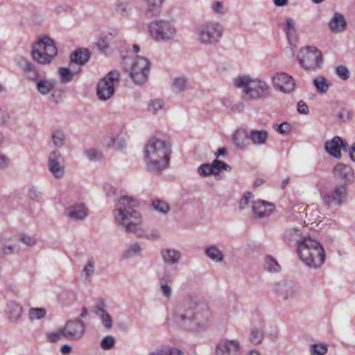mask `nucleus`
<instances>
[{
    "label": "nucleus",
    "mask_w": 355,
    "mask_h": 355,
    "mask_svg": "<svg viewBox=\"0 0 355 355\" xmlns=\"http://www.w3.org/2000/svg\"><path fill=\"white\" fill-rule=\"evenodd\" d=\"M173 275L169 270H165L159 279V285L162 295L166 299L171 297L173 294L172 282Z\"/></svg>",
    "instance_id": "b1692460"
},
{
    "label": "nucleus",
    "mask_w": 355,
    "mask_h": 355,
    "mask_svg": "<svg viewBox=\"0 0 355 355\" xmlns=\"http://www.w3.org/2000/svg\"><path fill=\"white\" fill-rule=\"evenodd\" d=\"M247 137L255 146H262L266 144L268 138V132L266 130H251Z\"/></svg>",
    "instance_id": "cd10ccee"
},
{
    "label": "nucleus",
    "mask_w": 355,
    "mask_h": 355,
    "mask_svg": "<svg viewBox=\"0 0 355 355\" xmlns=\"http://www.w3.org/2000/svg\"><path fill=\"white\" fill-rule=\"evenodd\" d=\"M300 259L310 268L320 267L325 259V252L322 245L312 238H306L297 247Z\"/></svg>",
    "instance_id": "20e7f679"
},
{
    "label": "nucleus",
    "mask_w": 355,
    "mask_h": 355,
    "mask_svg": "<svg viewBox=\"0 0 355 355\" xmlns=\"http://www.w3.org/2000/svg\"><path fill=\"white\" fill-rule=\"evenodd\" d=\"M297 59L305 70L315 71L321 68L322 64V53L314 46H307L302 49L297 55Z\"/></svg>",
    "instance_id": "9d476101"
},
{
    "label": "nucleus",
    "mask_w": 355,
    "mask_h": 355,
    "mask_svg": "<svg viewBox=\"0 0 355 355\" xmlns=\"http://www.w3.org/2000/svg\"><path fill=\"white\" fill-rule=\"evenodd\" d=\"M67 216L76 220H84L87 216V211L83 205H73L68 208Z\"/></svg>",
    "instance_id": "7c9ffc66"
},
{
    "label": "nucleus",
    "mask_w": 355,
    "mask_h": 355,
    "mask_svg": "<svg viewBox=\"0 0 355 355\" xmlns=\"http://www.w3.org/2000/svg\"><path fill=\"white\" fill-rule=\"evenodd\" d=\"M175 320L180 328L191 332L200 331L206 324L198 311V304L191 298L183 300L175 313Z\"/></svg>",
    "instance_id": "7ed1b4c3"
},
{
    "label": "nucleus",
    "mask_w": 355,
    "mask_h": 355,
    "mask_svg": "<svg viewBox=\"0 0 355 355\" xmlns=\"http://www.w3.org/2000/svg\"><path fill=\"white\" fill-rule=\"evenodd\" d=\"M212 164H202L198 168V173L202 177L214 175Z\"/></svg>",
    "instance_id": "3c124183"
},
{
    "label": "nucleus",
    "mask_w": 355,
    "mask_h": 355,
    "mask_svg": "<svg viewBox=\"0 0 355 355\" xmlns=\"http://www.w3.org/2000/svg\"><path fill=\"white\" fill-rule=\"evenodd\" d=\"M234 86L243 89V98L245 101H258L265 98L270 92L268 83L250 76H239L234 80Z\"/></svg>",
    "instance_id": "39448f33"
},
{
    "label": "nucleus",
    "mask_w": 355,
    "mask_h": 355,
    "mask_svg": "<svg viewBox=\"0 0 355 355\" xmlns=\"http://www.w3.org/2000/svg\"><path fill=\"white\" fill-rule=\"evenodd\" d=\"M35 83L37 90L42 95L50 94L56 86V81L53 79L40 78Z\"/></svg>",
    "instance_id": "c85d7f7f"
},
{
    "label": "nucleus",
    "mask_w": 355,
    "mask_h": 355,
    "mask_svg": "<svg viewBox=\"0 0 355 355\" xmlns=\"http://www.w3.org/2000/svg\"><path fill=\"white\" fill-rule=\"evenodd\" d=\"M285 31L288 39L295 35L296 33L295 22L292 18H286Z\"/></svg>",
    "instance_id": "864d4df0"
},
{
    "label": "nucleus",
    "mask_w": 355,
    "mask_h": 355,
    "mask_svg": "<svg viewBox=\"0 0 355 355\" xmlns=\"http://www.w3.org/2000/svg\"><path fill=\"white\" fill-rule=\"evenodd\" d=\"M18 65L29 80L36 82L40 79L38 71L36 69L34 64L28 60L21 58L18 61Z\"/></svg>",
    "instance_id": "412c9836"
},
{
    "label": "nucleus",
    "mask_w": 355,
    "mask_h": 355,
    "mask_svg": "<svg viewBox=\"0 0 355 355\" xmlns=\"http://www.w3.org/2000/svg\"><path fill=\"white\" fill-rule=\"evenodd\" d=\"M85 332V326L81 319L69 320L62 328L64 338L73 341L80 340Z\"/></svg>",
    "instance_id": "ddd939ff"
},
{
    "label": "nucleus",
    "mask_w": 355,
    "mask_h": 355,
    "mask_svg": "<svg viewBox=\"0 0 355 355\" xmlns=\"http://www.w3.org/2000/svg\"><path fill=\"white\" fill-rule=\"evenodd\" d=\"M139 202L131 196H123L116 204L113 212L114 218L117 225L128 234H135L140 236L142 225V217L135 209Z\"/></svg>",
    "instance_id": "f257e3e1"
},
{
    "label": "nucleus",
    "mask_w": 355,
    "mask_h": 355,
    "mask_svg": "<svg viewBox=\"0 0 355 355\" xmlns=\"http://www.w3.org/2000/svg\"><path fill=\"white\" fill-rule=\"evenodd\" d=\"M116 35V31L101 33L96 42V46L101 52L106 53L114 43Z\"/></svg>",
    "instance_id": "a878e982"
},
{
    "label": "nucleus",
    "mask_w": 355,
    "mask_h": 355,
    "mask_svg": "<svg viewBox=\"0 0 355 355\" xmlns=\"http://www.w3.org/2000/svg\"><path fill=\"white\" fill-rule=\"evenodd\" d=\"M147 6L144 15L148 18L154 17L161 8L164 0H144Z\"/></svg>",
    "instance_id": "2f4dec72"
},
{
    "label": "nucleus",
    "mask_w": 355,
    "mask_h": 355,
    "mask_svg": "<svg viewBox=\"0 0 355 355\" xmlns=\"http://www.w3.org/2000/svg\"><path fill=\"white\" fill-rule=\"evenodd\" d=\"M10 119V115L6 110L0 107V127L7 125Z\"/></svg>",
    "instance_id": "bf43d9fd"
},
{
    "label": "nucleus",
    "mask_w": 355,
    "mask_h": 355,
    "mask_svg": "<svg viewBox=\"0 0 355 355\" xmlns=\"http://www.w3.org/2000/svg\"><path fill=\"white\" fill-rule=\"evenodd\" d=\"M150 37L157 42H167L173 40L176 28L171 20L159 19L152 21L148 25Z\"/></svg>",
    "instance_id": "1a4fd4ad"
},
{
    "label": "nucleus",
    "mask_w": 355,
    "mask_h": 355,
    "mask_svg": "<svg viewBox=\"0 0 355 355\" xmlns=\"http://www.w3.org/2000/svg\"><path fill=\"white\" fill-rule=\"evenodd\" d=\"M115 339L112 336L104 337L101 342V347L104 350L112 349L115 344Z\"/></svg>",
    "instance_id": "5fc2aeb1"
},
{
    "label": "nucleus",
    "mask_w": 355,
    "mask_h": 355,
    "mask_svg": "<svg viewBox=\"0 0 355 355\" xmlns=\"http://www.w3.org/2000/svg\"><path fill=\"white\" fill-rule=\"evenodd\" d=\"M62 338H64V334H62V328L59 329V331L57 332H53L48 335V339L51 343L60 340Z\"/></svg>",
    "instance_id": "e2e57ef3"
},
{
    "label": "nucleus",
    "mask_w": 355,
    "mask_h": 355,
    "mask_svg": "<svg viewBox=\"0 0 355 355\" xmlns=\"http://www.w3.org/2000/svg\"><path fill=\"white\" fill-rule=\"evenodd\" d=\"M265 268L271 272H277L280 270V266L275 259L271 257H267L265 260Z\"/></svg>",
    "instance_id": "49530a36"
},
{
    "label": "nucleus",
    "mask_w": 355,
    "mask_h": 355,
    "mask_svg": "<svg viewBox=\"0 0 355 355\" xmlns=\"http://www.w3.org/2000/svg\"><path fill=\"white\" fill-rule=\"evenodd\" d=\"M336 74L342 80H346L349 78V71L348 69L343 66L339 65L336 69Z\"/></svg>",
    "instance_id": "4d7b16f0"
},
{
    "label": "nucleus",
    "mask_w": 355,
    "mask_h": 355,
    "mask_svg": "<svg viewBox=\"0 0 355 355\" xmlns=\"http://www.w3.org/2000/svg\"><path fill=\"white\" fill-rule=\"evenodd\" d=\"M187 80L184 77H178L174 80L173 86V88L179 92H183L187 86Z\"/></svg>",
    "instance_id": "6e6d98bb"
},
{
    "label": "nucleus",
    "mask_w": 355,
    "mask_h": 355,
    "mask_svg": "<svg viewBox=\"0 0 355 355\" xmlns=\"http://www.w3.org/2000/svg\"><path fill=\"white\" fill-rule=\"evenodd\" d=\"M48 169L57 179L64 176L65 173L64 158L58 151L53 150L50 153L48 158Z\"/></svg>",
    "instance_id": "2eb2a0df"
},
{
    "label": "nucleus",
    "mask_w": 355,
    "mask_h": 355,
    "mask_svg": "<svg viewBox=\"0 0 355 355\" xmlns=\"http://www.w3.org/2000/svg\"><path fill=\"white\" fill-rule=\"evenodd\" d=\"M141 248L138 243H135L130 245L124 252L123 253V257L125 259H129L133 257L136 254L140 253Z\"/></svg>",
    "instance_id": "09e8293b"
},
{
    "label": "nucleus",
    "mask_w": 355,
    "mask_h": 355,
    "mask_svg": "<svg viewBox=\"0 0 355 355\" xmlns=\"http://www.w3.org/2000/svg\"><path fill=\"white\" fill-rule=\"evenodd\" d=\"M211 164L212 168L215 171L214 175H218L221 169L228 172L231 171L232 170V167L229 164L218 159L214 160Z\"/></svg>",
    "instance_id": "a18cd8bd"
},
{
    "label": "nucleus",
    "mask_w": 355,
    "mask_h": 355,
    "mask_svg": "<svg viewBox=\"0 0 355 355\" xmlns=\"http://www.w3.org/2000/svg\"><path fill=\"white\" fill-rule=\"evenodd\" d=\"M95 271V260L93 257H90L87 259L85 266L81 271V276L83 277L86 280H89L90 277L94 273Z\"/></svg>",
    "instance_id": "58836bf2"
},
{
    "label": "nucleus",
    "mask_w": 355,
    "mask_h": 355,
    "mask_svg": "<svg viewBox=\"0 0 355 355\" xmlns=\"http://www.w3.org/2000/svg\"><path fill=\"white\" fill-rule=\"evenodd\" d=\"M348 144L340 137H334L331 141L325 143L324 148L327 152L336 158L341 157L340 150L347 151Z\"/></svg>",
    "instance_id": "6ab92c4d"
},
{
    "label": "nucleus",
    "mask_w": 355,
    "mask_h": 355,
    "mask_svg": "<svg viewBox=\"0 0 355 355\" xmlns=\"http://www.w3.org/2000/svg\"><path fill=\"white\" fill-rule=\"evenodd\" d=\"M264 338V332L261 328L254 327L249 335V341L254 345L261 344Z\"/></svg>",
    "instance_id": "4c0bfd02"
},
{
    "label": "nucleus",
    "mask_w": 355,
    "mask_h": 355,
    "mask_svg": "<svg viewBox=\"0 0 355 355\" xmlns=\"http://www.w3.org/2000/svg\"><path fill=\"white\" fill-rule=\"evenodd\" d=\"M309 236H304L300 230L295 227H288L284 233V239L290 245L301 244L304 239L309 238Z\"/></svg>",
    "instance_id": "5701e85b"
},
{
    "label": "nucleus",
    "mask_w": 355,
    "mask_h": 355,
    "mask_svg": "<svg viewBox=\"0 0 355 355\" xmlns=\"http://www.w3.org/2000/svg\"><path fill=\"white\" fill-rule=\"evenodd\" d=\"M19 252V248L16 243L9 241L3 242L0 247V252L4 255H10Z\"/></svg>",
    "instance_id": "ea45409f"
},
{
    "label": "nucleus",
    "mask_w": 355,
    "mask_h": 355,
    "mask_svg": "<svg viewBox=\"0 0 355 355\" xmlns=\"http://www.w3.org/2000/svg\"><path fill=\"white\" fill-rule=\"evenodd\" d=\"M328 350V345L324 343H315L311 345V355H325Z\"/></svg>",
    "instance_id": "37998d69"
},
{
    "label": "nucleus",
    "mask_w": 355,
    "mask_h": 355,
    "mask_svg": "<svg viewBox=\"0 0 355 355\" xmlns=\"http://www.w3.org/2000/svg\"><path fill=\"white\" fill-rule=\"evenodd\" d=\"M272 82L275 88L282 92L290 94L295 89V83L294 79L286 73H277L272 77Z\"/></svg>",
    "instance_id": "dca6fc26"
},
{
    "label": "nucleus",
    "mask_w": 355,
    "mask_h": 355,
    "mask_svg": "<svg viewBox=\"0 0 355 355\" xmlns=\"http://www.w3.org/2000/svg\"><path fill=\"white\" fill-rule=\"evenodd\" d=\"M130 10V7L126 3H119L116 6V11L117 13L121 16H126L128 15Z\"/></svg>",
    "instance_id": "680f3d73"
},
{
    "label": "nucleus",
    "mask_w": 355,
    "mask_h": 355,
    "mask_svg": "<svg viewBox=\"0 0 355 355\" xmlns=\"http://www.w3.org/2000/svg\"><path fill=\"white\" fill-rule=\"evenodd\" d=\"M164 103L161 99L151 100L148 105V111L156 114L159 110L164 109Z\"/></svg>",
    "instance_id": "c03bdc74"
},
{
    "label": "nucleus",
    "mask_w": 355,
    "mask_h": 355,
    "mask_svg": "<svg viewBox=\"0 0 355 355\" xmlns=\"http://www.w3.org/2000/svg\"><path fill=\"white\" fill-rule=\"evenodd\" d=\"M85 155L90 161H94L101 157V153L96 148H89L85 151Z\"/></svg>",
    "instance_id": "13d9d810"
},
{
    "label": "nucleus",
    "mask_w": 355,
    "mask_h": 355,
    "mask_svg": "<svg viewBox=\"0 0 355 355\" xmlns=\"http://www.w3.org/2000/svg\"><path fill=\"white\" fill-rule=\"evenodd\" d=\"M313 84L316 91L320 94L327 93L331 87L330 82L323 76H316L313 80Z\"/></svg>",
    "instance_id": "72a5a7b5"
},
{
    "label": "nucleus",
    "mask_w": 355,
    "mask_h": 355,
    "mask_svg": "<svg viewBox=\"0 0 355 355\" xmlns=\"http://www.w3.org/2000/svg\"><path fill=\"white\" fill-rule=\"evenodd\" d=\"M10 164V159L8 156L0 153V169L6 168Z\"/></svg>",
    "instance_id": "338daca9"
},
{
    "label": "nucleus",
    "mask_w": 355,
    "mask_h": 355,
    "mask_svg": "<svg viewBox=\"0 0 355 355\" xmlns=\"http://www.w3.org/2000/svg\"><path fill=\"white\" fill-rule=\"evenodd\" d=\"M19 240L21 242L29 247L33 246L36 243V239L35 237L26 234L21 235Z\"/></svg>",
    "instance_id": "052dcab7"
},
{
    "label": "nucleus",
    "mask_w": 355,
    "mask_h": 355,
    "mask_svg": "<svg viewBox=\"0 0 355 355\" xmlns=\"http://www.w3.org/2000/svg\"><path fill=\"white\" fill-rule=\"evenodd\" d=\"M171 146L164 141L153 137L146 143L144 148V160L147 169L155 174H160L168 168Z\"/></svg>",
    "instance_id": "f03ea898"
},
{
    "label": "nucleus",
    "mask_w": 355,
    "mask_h": 355,
    "mask_svg": "<svg viewBox=\"0 0 355 355\" xmlns=\"http://www.w3.org/2000/svg\"><path fill=\"white\" fill-rule=\"evenodd\" d=\"M275 126H277L275 130L282 135L287 133L291 129L289 123L286 122H284L280 125L276 124Z\"/></svg>",
    "instance_id": "69168bd1"
},
{
    "label": "nucleus",
    "mask_w": 355,
    "mask_h": 355,
    "mask_svg": "<svg viewBox=\"0 0 355 355\" xmlns=\"http://www.w3.org/2000/svg\"><path fill=\"white\" fill-rule=\"evenodd\" d=\"M297 110L299 113L302 114H308L309 113V109L306 103L303 101H300L297 105Z\"/></svg>",
    "instance_id": "0e129e2a"
},
{
    "label": "nucleus",
    "mask_w": 355,
    "mask_h": 355,
    "mask_svg": "<svg viewBox=\"0 0 355 355\" xmlns=\"http://www.w3.org/2000/svg\"><path fill=\"white\" fill-rule=\"evenodd\" d=\"M329 28L333 32H341L345 29L346 21L343 15L336 13L329 21Z\"/></svg>",
    "instance_id": "473e14b6"
},
{
    "label": "nucleus",
    "mask_w": 355,
    "mask_h": 355,
    "mask_svg": "<svg viewBox=\"0 0 355 355\" xmlns=\"http://www.w3.org/2000/svg\"><path fill=\"white\" fill-rule=\"evenodd\" d=\"M334 175L336 178L343 180L346 185L348 182H352L354 179L353 169L343 163H338L334 166Z\"/></svg>",
    "instance_id": "4be33fe9"
},
{
    "label": "nucleus",
    "mask_w": 355,
    "mask_h": 355,
    "mask_svg": "<svg viewBox=\"0 0 355 355\" xmlns=\"http://www.w3.org/2000/svg\"><path fill=\"white\" fill-rule=\"evenodd\" d=\"M125 145V140L119 136L109 138L107 143V147L110 148L116 146L119 150L123 149Z\"/></svg>",
    "instance_id": "de8ad7c7"
},
{
    "label": "nucleus",
    "mask_w": 355,
    "mask_h": 355,
    "mask_svg": "<svg viewBox=\"0 0 355 355\" xmlns=\"http://www.w3.org/2000/svg\"><path fill=\"white\" fill-rule=\"evenodd\" d=\"M151 206L155 211L164 215L167 214L171 209L170 206L166 202L159 199L153 200L151 202Z\"/></svg>",
    "instance_id": "e433bc0d"
},
{
    "label": "nucleus",
    "mask_w": 355,
    "mask_h": 355,
    "mask_svg": "<svg viewBox=\"0 0 355 355\" xmlns=\"http://www.w3.org/2000/svg\"><path fill=\"white\" fill-rule=\"evenodd\" d=\"M89 51L86 49H78L73 52L70 56V66L79 67L80 70L81 67L85 64L89 60Z\"/></svg>",
    "instance_id": "393cba45"
},
{
    "label": "nucleus",
    "mask_w": 355,
    "mask_h": 355,
    "mask_svg": "<svg viewBox=\"0 0 355 355\" xmlns=\"http://www.w3.org/2000/svg\"><path fill=\"white\" fill-rule=\"evenodd\" d=\"M46 315L44 308H31L28 311V317L31 320H41Z\"/></svg>",
    "instance_id": "79ce46f5"
},
{
    "label": "nucleus",
    "mask_w": 355,
    "mask_h": 355,
    "mask_svg": "<svg viewBox=\"0 0 355 355\" xmlns=\"http://www.w3.org/2000/svg\"><path fill=\"white\" fill-rule=\"evenodd\" d=\"M252 209L254 216L257 218H261L269 216L274 208V205L268 202L257 200L252 201Z\"/></svg>",
    "instance_id": "aec40b11"
},
{
    "label": "nucleus",
    "mask_w": 355,
    "mask_h": 355,
    "mask_svg": "<svg viewBox=\"0 0 355 355\" xmlns=\"http://www.w3.org/2000/svg\"><path fill=\"white\" fill-rule=\"evenodd\" d=\"M95 315L100 320L102 327L107 331H110L113 328V318L108 313L107 306L105 302L100 299L95 304Z\"/></svg>",
    "instance_id": "f3484780"
},
{
    "label": "nucleus",
    "mask_w": 355,
    "mask_h": 355,
    "mask_svg": "<svg viewBox=\"0 0 355 355\" xmlns=\"http://www.w3.org/2000/svg\"><path fill=\"white\" fill-rule=\"evenodd\" d=\"M241 344L237 339H220L216 345L215 355H240Z\"/></svg>",
    "instance_id": "4468645a"
},
{
    "label": "nucleus",
    "mask_w": 355,
    "mask_h": 355,
    "mask_svg": "<svg viewBox=\"0 0 355 355\" xmlns=\"http://www.w3.org/2000/svg\"><path fill=\"white\" fill-rule=\"evenodd\" d=\"M58 54L53 40L48 36L40 37L32 47L33 59L40 64H49Z\"/></svg>",
    "instance_id": "6e6552de"
},
{
    "label": "nucleus",
    "mask_w": 355,
    "mask_h": 355,
    "mask_svg": "<svg viewBox=\"0 0 355 355\" xmlns=\"http://www.w3.org/2000/svg\"><path fill=\"white\" fill-rule=\"evenodd\" d=\"M79 72V67H71L69 65V68L61 67L59 69L61 81L64 83L71 82L73 80V76Z\"/></svg>",
    "instance_id": "c9c22d12"
},
{
    "label": "nucleus",
    "mask_w": 355,
    "mask_h": 355,
    "mask_svg": "<svg viewBox=\"0 0 355 355\" xmlns=\"http://www.w3.org/2000/svg\"><path fill=\"white\" fill-rule=\"evenodd\" d=\"M347 194V187L345 184H342L336 186L331 191L324 193L321 199L323 205L327 207H340Z\"/></svg>",
    "instance_id": "f8f14e48"
},
{
    "label": "nucleus",
    "mask_w": 355,
    "mask_h": 355,
    "mask_svg": "<svg viewBox=\"0 0 355 355\" xmlns=\"http://www.w3.org/2000/svg\"><path fill=\"white\" fill-rule=\"evenodd\" d=\"M212 10L216 14L221 15L223 13V5L220 1H216L212 4Z\"/></svg>",
    "instance_id": "774afa93"
},
{
    "label": "nucleus",
    "mask_w": 355,
    "mask_h": 355,
    "mask_svg": "<svg viewBox=\"0 0 355 355\" xmlns=\"http://www.w3.org/2000/svg\"><path fill=\"white\" fill-rule=\"evenodd\" d=\"M205 254L216 263H220L224 260L223 252L215 245H211L206 248Z\"/></svg>",
    "instance_id": "f704fd0d"
},
{
    "label": "nucleus",
    "mask_w": 355,
    "mask_h": 355,
    "mask_svg": "<svg viewBox=\"0 0 355 355\" xmlns=\"http://www.w3.org/2000/svg\"><path fill=\"white\" fill-rule=\"evenodd\" d=\"M28 196L31 200H39L42 198L43 192L39 187L33 186L28 190Z\"/></svg>",
    "instance_id": "8fccbe9b"
},
{
    "label": "nucleus",
    "mask_w": 355,
    "mask_h": 355,
    "mask_svg": "<svg viewBox=\"0 0 355 355\" xmlns=\"http://www.w3.org/2000/svg\"><path fill=\"white\" fill-rule=\"evenodd\" d=\"M51 138L53 144L58 148L62 147L66 140L64 132L60 130L53 131Z\"/></svg>",
    "instance_id": "a19ab883"
},
{
    "label": "nucleus",
    "mask_w": 355,
    "mask_h": 355,
    "mask_svg": "<svg viewBox=\"0 0 355 355\" xmlns=\"http://www.w3.org/2000/svg\"><path fill=\"white\" fill-rule=\"evenodd\" d=\"M22 306L15 302H10L7 306V315L9 321L13 324L17 323L21 318Z\"/></svg>",
    "instance_id": "bb28decb"
},
{
    "label": "nucleus",
    "mask_w": 355,
    "mask_h": 355,
    "mask_svg": "<svg viewBox=\"0 0 355 355\" xmlns=\"http://www.w3.org/2000/svg\"><path fill=\"white\" fill-rule=\"evenodd\" d=\"M223 25L215 20H207L200 24L195 30L196 41L205 46H215L223 37Z\"/></svg>",
    "instance_id": "423d86ee"
},
{
    "label": "nucleus",
    "mask_w": 355,
    "mask_h": 355,
    "mask_svg": "<svg viewBox=\"0 0 355 355\" xmlns=\"http://www.w3.org/2000/svg\"><path fill=\"white\" fill-rule=\"evenodd\" d=\"M252 201H255L254 200V195L250 192L245 193L241 199L239 204L240 209H244L249 206L252 207Z\"/></svg>",
    "instance_id": "603ef678"
},
{
    "label": "nucleus",
    "mask_w": 355,
    "mask_h": 355,
    "mask_svg": "<svg viewBox=\"0 0 355 355\" xmlns=\"http://www.w3.org/2000/svg\"><path fill=\"white\" fill-rule=\"evenodd\" d=\"M119 71L113 70L100 80L96 88V94L99 99L106 101L114 95V86L119 83Z\"/></svg>",
    "instance_id": "9b49d317"
},
{
    "label": "nucleus",
    "mask_w": 355,
    "mask_h": 355,
    "mask_svg": "<svg viewBox=\"0 0 355 355\" xmlns=\"http://www.w3.org/2000/svg\"><path fill=\"white\" fill-rule=\"evenodd\" d=\"M275 291L282 296L286 301L294 300L300 295V291L298 287L294 284L284 282L278 283L275 286Z\"/></svg>",
    "instance_id": "a211bd4d"
},
{
    "label": "nucleus",
    "mask_w": 355,
    "mask_h": 355,
    "mask_svg": "<svg viewBox=\"0 0 355 355\" xmlns=\"http://www.w3.org/2000/svg\"><path fill=\"white\" fill-rule=\"evenodd\" d=\"M161 256L166 263L174 265L178 263L182 254L180 251L174 249H164L161 251Z\"/></svg>",
    "instance_id": "c756f323"
},
{
    "label": "nucleus",
    "mask_w": 355,
    "mask_h": 355,
    "mask_svg": "<svg viewBox=\"0 0 355 355\" xmlns=\"http://www.w3.org/2000/svg\"><path fill=\"white\" fill-rule=\"evenodd\" d=\"M123 66L132 80L137 85H143L147 80L151 63L145 57L137 55L123 60Z\"/></svg>",
    "instance_id": "0eeeda50"
}]
</instances>
